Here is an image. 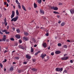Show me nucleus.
<instances>
[{"instance_id": "obj_49", "label": "nucleus", "mask_w": 74, "mask_h": 74, "mask_svg": "<svg viewBox=\"0 0 74 74\" xmlns=\"http://www.w3.org/2000/svg\"><path fill=\"white\" fill-rule=\"evenodd\" d=\"M7 4V2H4V5H6Z\"/></svg>"}, {"instance_id": "obj_38", "label": "nucleus", "mask_w": 74, "mask_h": 74, "mask_svg": "<svg viewBox=\"0 0 74 74\" xmlns=\"http://www.w3.org/2000/svg\"><path fill=\"white\" fill-rule=\"evenodd\" d=\"M67 72V70H65L64 71L63 73L64 74V73H66Z\"/></svg>"}, {"instance_id": "obj_2", "label": "nucleus", "mask_w": 74, "mask_h": 74, "mask_svg": "<svg viewBox=\"0 0 74 74\" xmlns=\"http://www.w3.org/2000/svg\"><path fill=\"white\" fill-rule=\"evenodd\" d=\"M47 56V54L44 53H42L40 56V57L42 58V59H44V58Z\"/></svg>"}, {"instance_id": "obj_56", "label": "nucleus", "mask_w": 74, "mask_h": 74, "mask_svg": "<svg viewBox=\"0 0 74 74\" xmlns=\"http://www.w3.org/2000/svg\"><path fill=\"white\" fill-rule=\"evenodd\" d=\"M67 42H70V40H67Z\"/></svg>"}, {"instance_id": "obj_63", "label": "nucleus", "mask_w": 74, "mask_h": 74, "mask_svg": "<svg viewBox=\"0 0 74 74\" xmlns=\"http://www.w3.org/2000/svg\"><path fill=\"white\" fill-rule=\"evenodd\" d=\"M5 48L7 50V49H8V47H5Z\"/></svg>"}, {"instance_id": "obj_19", "label": "nucleus", "mask_w": 74, "mask_h": 74, "mask_svg": "<svg viewBox=\"0 0 74 74\" xmlns=\"http://www.w3.org/2000/svg\"><path fill=\"white\" fill-rule=\"evenodd\" d=\"M41 52V51H38L36 53H35L34 54L35 56H36L37 55L38 53H40Z\"/></svg>"}, {"instance_id": "obj_44", "label": "nucleus", "mask_w": 74, "mask_h": 74, "mask_svg": "<svg viewBox=\"0 0 74 74\" xmlns=\"http://www.w3.org/2000/svg\"><path fill=\"white\" fill-rule=\"evenodd\" d=\"M57 16L58 18H60V15H57Z\"/></svg>"}, {"instance_id": "obj_35", "label": "nucleus", "mask_w": 74, "mask_h": 74, "mask_svg": "<svg viewBox=\"0 0 74 74\" xmlns=\"http://www.w3.org/2000/svg\"><path fill=\"white\" fill-rule=\"evenodd\" d=\"M58 47H60V46H62V44L61 43H58Z\"/></svg>"}, {"instance_id": "obj_43", "label": "nucleus", "mask_w": 74, "mask_h": 74, "mask_svg": "<svg viewBox=\"0 0 74 74\" xmlns=\"http://www.w3.org/2000/svg\"><path fill=\"white\" fill-rule=\"evenodd\" d=\"M51 55H52V56H53V55H54V53H53V52H52V53H51Z\"/></svg>"}, {"instance_id": "obj_42", "label": "nucleus", "mask_w": 74, "mask_h": 74, "mask_svg": "<svg viewBox=\"0 0 74 74\" xmlns=\"http://www.w3.org/2000/svg\"><path fill=\"white\" fill-rule=\"evenodd\" d=\"M70 63H73V60H70Z\"/></svg>"}, {"instance_id": "obj_39", "label": "nucleus", "mask_w": 74, "mask_h": 74, "mask_svg": "<svg viewBox=\"0 0 74 74\" xmlns=\"http://www.w3.org/2000/svg\"><path fill=\"white\" fill-rule=\"evenodd\" d=\"M0 66L1 68H3V65L1 63H0Z\"/></svg>"}, {"instance_id": "obj_5", "label": "nucleus", "mask_w": 74, "mask_h": 74, "mask_svg": "<svg viewBox=\"0 0 74 74\" xmlns=\"http://www.w3.org/2000/svg\"><path fill=\"white\" fill-rule=\"evenodd\" d=\"M2 32H5V34H8L10 33L9 32H7V30L5 29H4L2 31Z\"/></svg>"}, {"instance_id": "obj_47", "label": "nucleus", "mask_w": 74, "mask_h": 74, "mask_svg": "<svg viewBox=\"0 0 74 74\" xmlns=\"http://www.w3.org/2000/svg\"><path fill=\"white\" fill-rule=\"evenodd\" d=\"M58 4L60 5H62L63 4L62 3H59Z\"/></svg>"}, {"instance_id": "obj_26", "label": "nucleus", "mask_w": 74, "mask_h": 74, "mask_svg": "<svg viewBox=\"0 0 74 74\" xmlns=\"http://www.w3.org/2000/svg\"><path fill=\"white\" fill-rule=\"evenodd\" d=\"M64 25H65V23L63 22L61 23V25L62 26H64Z\"/></svg>"}, {"instance_id": "obj_59", "label": "nucleus", "mask_w": 74, "mask_h": 74, "mask_svg": "<svg viewBox=\"0 0 74 74\" xmlns=\"http://www.w3.org/2000/svg\"><path fill=\"white\" fill-rule=\"evenodd\" d=\"M5 52H7V51L6 50H5L4 51V53H5Z\"/></svg>"}, {"instance_id": "obj_48", "label": "nucleus", "mask_w": 74, "mask_h": 74, "mask_svg": "<svg viewBox=\"0 0 74 74\" xmlns=\"http://www.w3.org/2000/svg\"><path fill=\"white\" fill-rule=\"evenodd\" d=\"M9 26L8 25L7 26V30H8V29H9Z\"/></svg>"}, {"instance_id": "obj_37", "label": "nucleus", "mask_w": 74, "mask_h": 74, "mask_svg": "<svg viewBox=\"0 0 74 74\" xmlns=\"http://www.w3.org/2000/svg\"><path fill=\"white\" fill-rule=\"evenodd\" d=\"M18 8L19 9H21V5H18Z\"/></svg>"}, {"instance_id": "obj_25", "label": "nucleus", "mask_w": 74, "mask_h": 74, "mask_svg": "<svg viewBox=\"0 0 74 74\" xmlns=\"http://www.w3.org/2000/svg\"><path fill=\"white\" fill-rule=\"evenodd\" d=\"M37 1L38 3L39 4H41V0H37Z\"/></svg>"}, {"instance_id": "obj_34", "label": "nucleus", "mask_w": 74, "mask_h": 74, "mask_svg": "<svg viewBox=\"0 0 74 74\" xmlns=\"http://www.w3.org/2000/svg\"><path fill=\"white\" fill-rule=\"evenodd\" d=\"M7 62V59H5L4 60V61H3L2 62V63H5Z\"/></svg>"}, {"instance_id": "obj_52", "label": "nucleus", "mask_w": 74, "mask_h": 74, "mask_svg": "<svg viewBox=\"0 0 74 74\" xmlns=\"http://www.w3.org/2000/svg\"><path fill=\"white\" fill-rule=\"evenodd\" d=\"M7 1L8 3L10 2V0H7Z\"/></svg>"}, {"instance_id": "obj_11", "label": "nucleus", "mask_w": 74, "mask_h": 74, "mask_svg": "<svg viewBox=\"0 0 74 74\" xmlns=\"http://www.w3.org/2000/svg\"><path fill=\"white\" fill-rule=\"evenodd\" d=\"M70 11L71 14H73L74 13V9H71Z\"/></svg>"}, {"instance_id": "obj_46", "label": "nucleus", "mask_w": 74, "mask_h": 74, "mask_svg": "<svg viewBox=\"0 0 74 74\" xmlns=\"http://www.w3.org/2000/svg\"><path fill=\"white\" fill-rule=\"evenodd\" d=\"M46 36H49V33H47L46 34Z\"/></svg>"}, {"instance_id": "obj_14", "label": "nucleus", "mask_w": 74, "mask_h": 74, "mask_svg": "<svg viewBox=\"0 0 74 74\" xmlns=\"http://www.w3.org/2000/svg\"><path fill=\"white\" fill-rule=\"evenodd\" d=\"M15 37L16 38H18V39H19V38H21V36L20 35H19L18 34H17L16 35Z\"/></svg>"}, {"instance_id": "obj_8", "label": "nucleus", "mask_w": 74, "mask_h": 74, "mask_svg": "<svg viewBox=\"0 0 74 74\" xmlns=\"http://www.w3.org/2000/svg\"><path fill=\"white\" fill-rule=\"evenodd\" d=\"M26 58H27L28 59H31V56H30L29 55L27 54L26 56Z\"/></svg>"}, {"instance_id": "obj_45", "label": "nucleus", "mask_w": 74, "mask_h": 74, "mask_svg": "<svg viewBox=\"0 0 74 74\" xmlns=\"http://www.w3.org/2000/svg\"><path fill=\"white\" fill-rule=\"evenodd\" d=\"M19 43H22V40H19Z\"/></svg>"}, {"instance_id": "obj_58", "label": "nucleus", "mask_w": 74, "mask_h": 74, "mask_svg": "<svg viewBox=\"0 0 74 74\" xmlns=\"http://www.w3.org/2000/svg\"><path fill=\"white\" fill-rule=\"evenodd\" d=\"M58 23H61V21H59L58 22Z\"/></svg>"}, {"instance_id": "obj_61", "label": "nucleus", "mask_w": 74, "mask_h": 74, "mask_svg": "<svg viewBox=\"0 0 74 74\" xmlns=\"http://www.w3.org/2000/svg\"><path fill=\"white\" fill-rule=\"evenodd\" d=\"M6 69L5 68H4V71H6Z\"/></svg>"}, {"instance_id": "obj_17", "label": "nucleus", "mask_w": 74, "mask_h": 74, "mask_svg": "<svg viewBox=\"0 0 74 74\" xmlns=\"http://www.w3.org/2000/svg\"><path fill=\"white\" fill-rule=\"evenodd\" d=\"M23 39L25 41H27L28 40V38L26 36H25L23 37Z\"/></svg>"}, {"instance_id": "obj_10", "label": "nucleus", "mask_w": 74, "mask_h": 74, "mask_svg": "<svg viewBox=\"0 0 74 74\" xmlns=\"http://www.w3.org/2000/svg\"><path fill=\"white\" fill-rule=\"evenodd\" d=\"M42 45L44 48H46L47 47V43L45 42L43 43L42 44Z\"/></svg>"}, {"instance_id": "obj_28", "label": "nucleus", "mask_w": 74, "mask_h": 74, "mask_svg": "<svg viewBox=\"0 0 74 74\" xmlns=\"http://www.w3.org/2000/svg\"><path fill=\"white\" fill-rule=\"evenodd\" d=\"M16 13L17 15H19V12H18V10H16Z\"/></svg>"}, {"instance_id": "obj_54", "label": "nucleus", "mask_w": 74, "mask_h": 74, "mask_svg": "<svg viewBox=\"0 0 74 74\" xmlns=\"http://www.w3.org/2000/svg\"><path fill=\"white\" fill-rule=\"evenodd\" d=\"M43 19H46V18H45V17L43 16Z\"/></svg>"}, {"instance_id": "obj_13", "label": "nucleus", "mask_w": 74, "mask_h": 74, "mask_svg": "<svg viewBox=\"0 0 74 74\" xmlns=\"http://www.w3.org/2000/svg\"><path fill=\"white\" fill-rule=\"evenodd\" d=\"M34 8H37L38 7V6H37V5L36 3L34 2Z\"/></svg>"}, {"instance_id": "obj_41", "label": "nucleus", "mask_w": 74, "mask_h": 74, "mask_svg": "<svg viewBox=\"0 0 74 74\" xmlns=\"http://www.w3.org/2000/svg\"><path fill=\"white\" fill-rule=\"evenodd\" d=\"M18 73H21V70H18Z\"/></svg>"}, {"instance_id": "obj_60", "label": "nucleus", "mask_w": 74, "mask_h": 74, "mask_svg": "<svg viewBox=\"0 0 74 74\" xmlns=\"http://www.w3.org/2000/svg\"><path fill=\"white\" fill-rule=\"evenodd\" d=\"M0 42L3 41V39H0Z\"/></svg>"}, {"instance_id": "obj_7", "label": "nucleus", "mask_w": 74, "mask_h": 74, "mask_svg": "<svg viewBox=\"0 0 74 74\" xmlns=\"http://www.w3.org/2000/svg\"><path fill=\"white\" fill-rule=\"evenodd\" d=\"M68 59H69V57H62L61 58L62 60H67Z\"/></svg>"}, {"instance_id": "obj_50", "label": "nucleus", "mask_w": 74, "mask_h": 74, "mask_svg": "<svg viewBox=\"0 0 74 74\" xmlns=\"http://www.w3.org/2000/svg\"><path fill=\"white\" fill-rule=\"evenodd\" d=\"M33 61L34 62H36V59H33Z\"/></svg>"}, {"instance_id": "obj_64", "label": "nucleus", "mask_w": 74, "mask_h": 74, "mask_svg": "<svg viewBox=\"0 0 74 74\" xmlns=\"http://www.w3.org/2000/svg\"><path fill=\"white\" fill-rule=\"evenodd\" d=\"M6 5H7V7H8V3H7V4H6Z\"/></svg>"}, {"instance_id": "obj_12", "label": "nucleus", "mask_w": 74, "mask_h": 74, "mask_svg": "<svg viewBox=\"0 0 74 74\" xmlns=\"http://www.w3.org/2000/svg\"><path fill=\"white\" fill-rule=\"evenodd\" d=\"M56 54H60L61 53V51H55Z\"/></svg>"}, {"instance_id": "obj_55", "label": "nucleus", "mask_w": 74, "mask_h": 74, "mask_svg": "<svg viewBox=\"0 0 74 74\" xmlns=\"http://www.w3.org/2000/svg\"><path fill=\"white\" fill-rule=\"evenodd\" d=\"M48 59H47L46 60H45L44 61L45 62H47V61H48Z\"/></svg>"}, {"instance_id": "obj_20", "label": "nucleus", "mask_w": 74, "mask_h": 74, "mask_svg": "<svg viewBox=\"0 0 74 74\" xmlns=\"http://www.w3.org/2000/svg\"><path fill=\"white\" fill-rule=\"evenodd\" d=\"M34 51V49H33V48H32V47H31V52L32 53Z\"/></svg>"}, {"instance_id": "obj_9", "label": "nucleus", "mask_w": 74, "mask_h": 74, "mask_svg": "<svg viewBox=\"0 0 74 74\" xmlns=\"http://www.w3.org/2000/svg\"><path fill=\"white\" fill-rule=\"evenodd\" d=\"M52 9H53L54 10H58V8L56 7H52L51 8Z\"/></svg>"}, {"instance_id": "obj_16", "label": "nucleus", "mask_w": 74, "mask_h": 74, "mask_svg": "<svg viewBox=\"0 0 74 74\" xmlns=\"http://www.w3.org/2000/svg\"><path fill=\"white\" fill-rule=\"evenodd\" d=\"M19 47L20 48H21V49H25V47H23L22 45L19 46Z\"/></svg>"}, {"instance_id": "obj_40", "label": "nucleus", "mask_w": 74, "mask_h": 74, "mask_svg": "<svg viewBox=\"0 0 74 74\" xmlns=\"http://www.w3.org/2000/svg\"><path fill=\"white\" fill-rule=\"evenodd\" d=\"M27 63V62H23V64H26Z\"/></svg>"}, {"instance_id": "obj_23", "label": "nucleus", "mask_w": 74, "mask_h": 74, "mask_svg": "<svg viewBox=\"0 0 74 74\" xmlns=\"http://www.w3.org/2000/svg\"><path fill=\"white\" fill-rule=\"evenodd\" d=\"M10 71H13V70H14V68H13V66H11L10 68Z\"/></svg>"}, {"instance_id": "obj_32", "label": "nucleus", "mask_w": 74, "mask_h": 74, "mask_svg": "<svg viewBox=\"0 0 74 74\" xmlns=\"http://www.w3.org/2000/svg\"><path fill=\"white\" fill-rule=\"evenodd\" d=\"M10 40H11V41H14V38H10Z\"/></svg>"}, {"instance_id": "obj_27", "label": "nucleus", "mask_w": 74, "mask_h": 74, "mask_svg": "<svg viewBox=\"0 0 74 74\" xmlns=\"http://www.w3.org/2000/svg\"><path fill=\"white\" fill-rule=\"evenodd\" d=\"M16 32L18 33H20V30H19V29H17Z\"/></svg>"}, {"instance_id": "obj_36", "label": "nucleus", "mask_w": 74, "mask_h": 74, "mask_svg": "<svg viewBox=\"0 0 74 74\" xmlns=\"http://www.w3.org/2000/svg\"><path fill=\"white\" fill-rule=\"evenodd\" d=\"M15 58L16 60H19V57H15Z\"/></svg>"}, {"instance_id": "obj_4", "label": "nucleus", "mask_w": 74, "mask_h": 74, "mask_svg": "<svg viewBox=\"0 0 74 74\" xmlns=\"http://www.w3.org/2000/svg\"><path fill=\"white\" fill-rule=\"evenodd\" d=\"M62 70L63 69L62 68H61V69L59 68H57L56 69V71H62Z\"/></svg>"}, {"instance_id": "obj_33", "label": "nucleus", "mask_w": 74, "mask_h": 74, "mask_svg": "<svg viewBox=\"0 0 74 74\" xmlns=\"http://www.w3.org/2000/svg\"><path fill=\"white\" fill-rule=\"evenodd\" d=\"M31 40H32L33 41H34V42H36V40H35V39L34 38H32L31 39Z\"/></svg>"}, {"instance_id": "obj_51", "label": "nucleus", "mask_w": 74, "mask_h": 74, "mask_svg": "<svg viewBox=\"0 0 74 74\" xmlns=\"http://www.w3.org/2000/svg\"><path fill=\"white\" fill-rule=\"evenodd\" d=\"M0 34H3V32H0Z\"/></svg>"}, {"instance_id": "obj_31", "label": "nucleus", "mask_w": 74, "mask_h": 74, "mask_svg": "<svg viewBox=\"0 0 74 74\" xmlns=\"http://www.w3.org/2000/svg\"><path fill=\"white\" fill-rule=\"evenodd\" d=\"M6 40V38H2V40H3V41H5Z\"/></svg>"}, {"instance_id": "obj_53", "label": "nucleus", "mask_w": 74, "mask_h": 74, "mask_svg": "<svg viewBox=\"0 0 74 74\" xmlns=\"http://www.w3.org/2000/svg\"><path fill=\"white\" fill-rule=\"evenodd\" d=\"M3 38H6V36L5 35H4L3 36Z\"/></svg>"}, {"instance_id": "obj_30", "label": "nucleus", "mask_w": 74, "mask_h": 74, "mask_svg": "<svg viewBox=\"0 0 74 74\" xmlns=\"http://www.w3.org/2000/svg\"><path fill=\"white\" fill-rule=\"evenodd\" d=\"M63 47L64 48H67V46L66 45H64Z\"/></svg>"}, {"instance_id": "obj_21", "label": "nucleus", "mask_w": 74, "mask_h": 74, "mask_svg": "<svg viewBox=\"0 0 74 74\" xmlns=\"http://www.w3.org/2000/svg\"><path fill=\"white\" fill-rule=\"evenodd\" d=\"M32 71H37V69L34 68L32 69Z\"/></svg>"}, {"instance_id": "obj_29", "label": "nucleus", "mask_w": 74, "mask_h": 74, "mask_svg": "<svg viewBox=\"0 0 74 74\" xmlns=\"http://www.w3.org/2000/svg\"><path fill=\"white\" fill-rule=\"evenodd\" d=\"M16 3H17V4H18V5H20V3L19 2H18V1L17 0H16Z\"/></svg>"}, {"instance_id": "obj_15", "label": "nucleus", "mask_w": 74, "mask_h": 74, "mask_svg": "<svg viewBox=\"0 0 74 74\" xmlns=\"http://www.w3.org/2000/svg\"><path fill=\"white\" fill-rule=\"evenodd\" d=\"M24 34L25 36H29V33L28 32H24Z\"/></svg>"}, {"instance_id": "obj_62", "label": "nucleus", "mask_w": 74, "mask_h": 74, "mask_svg": "<svg viewBox=\"0 0 74 74\" xmlns=\"http://www.w3.org/2000/svg\"><path fill=\"white\" fill-rule=\"evenodd\" d=\"M34 47H37V45H35L34 46Z\"/></svg>"}, {"instance_id": "obj_57", "label": "nucleus", "mask_w": 74, "mask_h": 74, "mask_svg": "<svg viewBox=\"0 0 74 74\" xmlns=\"http://www.w3.org/2000/svg\"><path fill=\"white\" fill-rule=\"evenodd\" d=\"M15 28L14 27H13V30L14 31H15Z\"/></svg>"}, {"instance_id": "obj_24", "label": "nucleus", "mask_w": 74, "mask_h": 74, "mask_svg": "<svg viewBox=\"0 0 74 74\" xmlns=\"http://www.w3.org/2000/svg\"><path fill=\"white\" fill-rule=\"evenodd\" d=\"M54 14H59L60 13L58 12H56V11H54L53 12Z\"/></svg>"}, {"instance_id": "obj_22", "label": "nucleus", "mask_w": 74, "mask_h": 74, "mask_svg": "<svg viewBox=\"0 0 74 74\" xmlns=\"http://www.w3.org/2000/svg\"><path fill=\"white\" fill-rule=\"evenodd\" d=\"M22 7L24 10V11H26V8L23 6V5H22Z\"/></svg>"}, {"instance_id": "obj_18", "label": "nucleus", "mask_w": 74, "mask_h": 74, "mask_svg": "<svg viewBox=\"0 0 74 74\" xmlns=\"http://www.w3.org/2000/svg\"><path fill=\"white\" fill-rule=\"evenodd\" d=\"M40 13H41V14H44V11L43 10H40Z\"/></svg>"}, {"instance_id": "obj_6", "label": "nucleus", "mask_w": 74, "mask_h": 74, "mask_svg": "<svg viewBox=\"0 0 74 74\" xmlns=\"http://www.w3.org/2000/svg\"><path fill=\"white\" fill-rule=\"evenodd\" d=\"M4 21V24H5V26H7V25H8V23L7 22V20L5 18Z\"/></svg>"}, {"instance_id": "obj_3", "label": "nucleus", "mask_w": 74, "mask_h": 74, "mask_svg": "<svg viewBox=\"0 0 74 74\" xmlns=\"http://www.w3.org/2000/svg\"><path fill=\"white\" fill-rule=\"evenodd\" d=\"M15 16V11H12V14L11 15V18L12 19Z\"/></svg>"}, {"instance_id": "obj_1", "label": "nucleus", "mask_w": 74, "mask_h": 74, "mask_svg": "<svg viewBox=\"0 0 74 74\" xmlns=\"http://www.w3.org/2000/svg\"><path fill=\"white\" fill-rule=\"evenodd\" d=\"M18 19V16H17L16 17H14L13 18H12L11 20V22H16V21H17Z\"/></svg>"}]
</instances>
